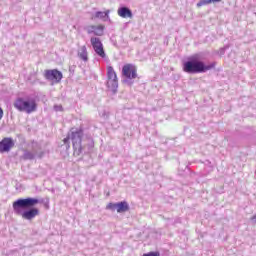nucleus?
Masks as SVG:
<instances>
[{
  "label": "nucleus",
  "mask_w": 256,
  "mask_h": 256,
  "mask_svg": "<svg viewBox=\"0 0 256 256\" xmlns=\"http://www.w3.org/2000/svg\"><path fill=\"white\" fill-rule=\"evenodd\" d=\"M2 119H3V108L0 107V120H2Z\"/></svg>",
  "instance_id": "22"
},
{
  "label": "nucleus",
  "mask_w": 256,
  "mask_h": 256,
  "mask_svg": "<svg viewBox=\"0 0 256 256\" xmlns=\"http://www.w3.org/2000/svg\"><path fill=\"white\" fill-rule=\"evenodd\" d=\"M106 209L110 211H115V209H117V203H108Z\"/></svg>",
  "instance_id": "18"
},
{
  "label": "nucleus",
  "mask_w": 256,
  "mask_h": 256,
  "mask_svg": "<svg viewBox=\"0 0 256 256\" xmlns=\"http://www.w3.org/2000/svg\"><path fill=\"white\" fill-rule=\"evenodd\" d=\"M21 159H23V161H32V159H35V154L30 151H25Z\"/></svg>",
  "instance_id": "15"
},
{
  "label": "nucleus",
  "mask_w": 256,
  "mask_h": 256,
  "mask_svg": "<svg viewBox=\"0 0 256 256\" xmlns=\"http://www.w3.org/2000/svg\"><path fill=\"white\" fill-rule=\"evenodd\" d=\"M210 3H221V0H210Z\"/></svg>",
  "instance_id": "23"
},
{
  "label": "nucleus",
  "mask_w": 256,
  "mask_h": 256,
  "mask_svg": "<svg viewBox=\"0 0 256 256\" xmlns=\"http://www.w3.org/2000/svg\"><path fill=\"white\" fill-rule=\"evenodd\" d=\"M14 107L20 113H35L37 111V102L33 99H25L23 97H18L13 102Z\"/></svg>",
  "instance_id": "2"
},
{
  "label": "nucleus",
  "mask_w": 256,
  "mask_h": 256,
  "mask_svg": "<svg viewBox=\"0 0 256 256\" xmlns=\"http://www.w3.org/2000/svg\"><path fill=\"white\" fill-rule=\"evenodd\" d=\"M39 203V199L37 198H25L18 199L13 202L12 207L14 212L17 215H21V209H28L29 207H35Z\"/></svg>",
  "instance_id": "3"
},
{
  "label": "nucleus",
  "mask_w": 256,
  "mask_h": 256,
  "mask_svg": "<svg viewBox=\"0 0 256 256\" xmlns=\"http://www.w3.org/2000/svg\"><path fill=\"white\" fill-rule=\"evenodd\" d=\"M71 139V136H67L66 138H64V143L67 144L69 143V140Z\"/></svg>",
  "instance_id": "21"
},
{
  "label": "nucleus",
  "mask_w": 256,
  "mask_h": 256,
  "mask_svg": "<svg viewBox=\"0 0 256 256\" xmlns=\"http://www.w3.org/2000/svg\"><path fill=\"white\" fill-rule=\"evenodd\" d=\"M103 31H105V26L100 25H91L88 27V34L91 35L92 33L98 37H101L103 35Z\"/></svg>",
  "instance_id": "10"
},
{
  "label": "nucleus",
  "mask_w": 256,
  "mask_h": 256,
  "mask_svg": "<svg viewBox=\"0 0 256 256\" xmlns=\"http://www.w3.org/2000/svg\"><path fill=\"white\" fill-rule=\"evenodd\" d=\"M54 109H55V111H63V106H61V105L55 106Z\"/></svg>",
  "instance_id": "20"
},
{
  "label": "nucleus",
  "mask_w": 256,
  "mask_h": 256,
  "mask_svg": "<svg viewBox=\"0 0 256 256\" xmlns=\"http://www.w3.org/2000/svg\"><path fill=\"white\" fill-rule=\"evenodd\" d=\"M203 5H211V0H200L197 3V7H203Z\"/></svg>",
  "instance_id": "17"
},
{
  "label": "nucleus",
  "mask_w": 256,
  "mask_h": 256,
  "mask_svg": "<svg viewBox=\"0 0 256 256\" xmlns=\"http://www.w3.org/2000/svg\"><path fill=\"white\" fill-rule=\"evenodd\" d=\"M122 75L125 79H137V66L133 64H125L122 67Z\"/></svg>",
  "instance_id": "6"
},
{
  "label": "nucleus",
  "mask_w": 256,
  "mask_h": 256,
  "mask_svg": "<svg viewBox=\"0 0 256 256\" xmlns=\"http://www.w3.org/2000/svg\"><path fill=\"white\" fill-rule=\"evenodd\" d=\"M82 137H83V130L82 129L71 132L70 139L72 140L74 149H77L78 147H81Z\"/></svg>",
  "instance_id": "9"
},
{
  "label": "nucleus",
  "mask_w": 256,
  "mask_h": 256,
  "mask_svg": "<svg viewBox=\"0 0 256 256\" xmlns=\"http://www.w3.org/2000/svg\"><path fill=\"white\" fill-rule=\"evenodd\" d=\"M21 215L23 219H27L28 221H31L32 219H35L37 215H39V209L31 208L27 211H24Z\"/></svg>",
  "instance_id": "11"
},
{
  "label": "nucleus",
  "mask_w": 256,
  "mask_h": 256,
  "mask_svg": "<svg viewBox=\"0 0 256 256\" xmlns=\"http://www.w3.org/2000/svg\"><path fill=\"white\" fill-rule=\"evenodd\" d=\"M15 147V142L13 138H3L0 142V153H9Z\"/></svg>",
  "instance_id": "8"
},
{
  "label": "nucleus",
  "mask_w": 256,
  "mask_h": 256,
  "mask_svg": "<svg viewBox=\"0 0 256 256\" xmlns=\"http://www.w3.org/2000/svg\"><path fill=\"white\" fill-rule=\"evenodd\" d=\"M105 17H109V10L104 11V12L98 11L95 13L96 19H105Z\"/></svg>",
  "instance_id": "16"
},
{
  "label": "nucleus",
  "mask_w": 256,
  "mask_h": 256,
  "mask_svg": "<svg viewBox=\"0 0 256 256\" xmlns=\"http://www.w3.org/2000/svg\"><path fill=\"white\" fill-rule=\"evenodd\" d=\"M117 14L119 15V17H122V19H133V12H131V9L127 7L119 8Z\"/></svg>",
  "instance_id": "12"
},
{
  "label": "nucleus",
  "mask_w": 256,
  "mask_h": 256,
  "mask_svg": "<svg viewBox=\"0 0 256 256\" xmlns=\"http://www.w3.org/2000/svg\"><path fill=\"white\" fill-rule=\"evenodd\" d=\"M213 69V66H206L202 61L197 60V56H192L190 61L183 64V71L185 73H205Z\"/></svg>",
  "instance_id": "1"
},
{
  "label": "nucleus",
  "mask_w": 256,
  "mask_h": 256,
  "mask_svg": "<svg viewBox=\"0 0 256 256\" xmlns=\"http://www.w3.org/2000/svg\"><path fill=\"white\" fill-rule=\"evenodd\" d=\"M107 87L115 91L119 87V81L117 80V73L113 69V66H107Z\"/></svg>",
  "instance_id": "4"
},
{
  "label": "nucleus",
  "mask_w": 256,
  "mask_h": 256,
  "mask_svg": "<svg viewBox=\"0 0 256 256\" xmlns=\"http://www.w3.org/2000/svg\"><path fill=\"white\" fill-rule=\"evenodd\" d=\"M90 43H91L96 55H98L102 59H105V57L107 55L105 54V48H103V42H101V39H99L97 37H92L90 39Z\"/></svg>",
  "instance_id": "5"
},
{
  "label": "nucleus",
  "mask_w": 256,
  "mask_h": 256,
  "mask_svg": "<svg viewBox=\"0 0 256 256\" xmlns=\"http://www.w3.org/2000/svg\"><path fill=\"white\" fill-rule=\"evenodd\" d=\"M45 79L48 81H53L54 83H61V79H63V73L57 69L45 70L44 72Z\"/></svg>",
  "instance_id": "7"
},
{
  "label": "nucleus",
  "mask_w": 256,
  "mask_h": 256,
  "mask_svg": "<svg viewBox=\"0 0 256 256\" xmlns=\"http://www.w3.org/2000/svg\"><path fill=\"white\" fill-rule=\"evenodd\" d=\"M142 256H161L159 252H149L146 254H143Z\"/></svg>",
  "instance_id": "19"
},
{
  "label": "nucleus",
  "mask_w": 256,
  "mask_h": 256,
  "mask_svg": "<svg viewBox=\"0 0 256 256\" xmlns=\"http://www.w3.org/2000/svg\"><path fill=\"white\" fill-rule=\"evenodd\" d=\"M78 57L82 59V61H89V53L87 52V46H82L78 49Z\"/></svg>",
  "instance_id": "14"
},
{
  "label": "nucleus",
  "mask_w": 256,
  "mask_h": 256,
  "mask_svg": "<svg viewBox=\"0 0 256 256\" xmlns=\"http://www.w3.org/2000/svg\"><path fill=\"white\" fill-rule=\"evenodd\" d=\"M251 221H253L254 223H256V214L251 217Z\"/></svg>",
  "instance_id": "24"
},
{
  "label": "nucleus",
  "mask_w": 256,
  "mask_h": 256,
  "mask_svg": "<svg viewBox=\"0 0 256 256\" xmlns=\"http://www.w3.org/2000/svg\"><path fill=\"white\" fill-rule=\"evenodd\" d=\"M116 211L117 213H127L129 211V203L127 201L116 203Z\"/></svg>",
  "instance_id": "13"
}]
</instances>
